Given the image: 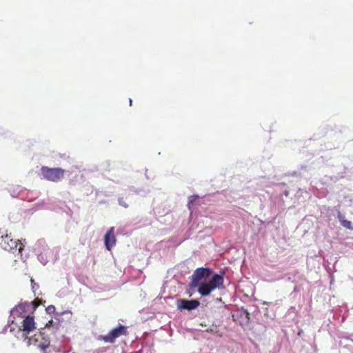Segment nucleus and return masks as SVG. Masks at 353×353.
Instances as JSON below:
<instances>
[{
  "label": "nucleus",
  "mask_w": 353,
  "mask_h": 353,
  "mask_svg": "<svg viewBox=\"0 0 353 353\" xmlns=\"http://www.w3.org/2000/svg\"><path fill=\"white\" fill-rule=\"evenodd\" d=\"M225 275L224 268H220L216 272L209 266L196 268L189 278L186 293L190 298L195 292H198L201 298H205L216 290H225Z\"/></svg>",
  "instance_id": "f257e3e1"
},
{
  "label": "nucleus",
  "mask_w": 353,
  "mask_h": 353,
  "mask_svg": "<svg viewBox=\"0 0 353 353\" xmlns=\"http://www.w3.org/2000/svg\"><path fill=\"white\" fill-rule=\"evenodd\" d=\"M21 325L11 327L10 332L14 334L17 339H26V334H30L37 329V323L34 321V315L27 314L21 322Z\"/></svg>",
  "instance_id": "f03ea898"
},
{
  "label": "nucleus",
  "mask_w": 353,
  "mask_h": 353,
  "mask_svg": "<svg viewBox=\"0 0 353 353\" xmlns=\"http://www.w3.org/2000/svg\"><path fill=\"white\" fill-rule=\"evenodd\" d=\"M65 170L61 168H50L42 165L39 171L38 176L41 179L52 182H59L63 179Z\"/></svg>",
  "instance_id": "7ed1b4c3"
},
{
  "label": "nucleus",
  "mask_w": 353,
  "mask_h": 353,
  "mask_svg": "<svg viewBox=\"0 0 353 353\" xmlns=\"http://www.w3.org/2000/svg\"><path fill=\"white\" fill-rule=\"evenodd\" d=\"M232 320L242 329H248L250 325V312L245 306L236 305L232 310Z\"/></svg>",
  "instance_id": "20e7f679"
},
{
  "label": "nucleus",
  "mask_w": 353,
  "mask_h": 353,
  "mask_svg": "<svg viewBox=\"0 0 353 353\" xmlns=\"http://www.w3.org/2000/svg\"><path fill=\"white\" fill-rule=\"evenodd\" d=\"M25 239L21 240H14L10 236L6 235L1 236L0 241V245L2 248L7 250V251L14 252L16 250L21 252L22 249L25 248Z\"/></svg>",
  "instance_id": "39448f33"
},
{
  "label": "nucleus",
  "mask_w": 353,
  "mask_h": 353,
  "mask_svg": "<svg viewBox=\"0 0 353 353\" xmlns=\"http://www.w3.org/2000/svg\"><path fill=\"white\" fill-rule=\"evenodd\" d=\"M204 314L207 320L212 322L213 325L221 323V316L220 315V306L210 303H206L204 308Z\"/></svg>",
  "instance_id": "423d86ee"
},
{
  "label": "nucleus",
  "mask_w": 353,
  "mask_h": 353,
  "mask_svg": "<svg viewBox=\"0 0 353 353\" xmlns=\"http://www.w3.org/2000/svg\"><path fill=\"white\" fill-rule=\"evenodd\" d=\"M176 310L180 311L191 312L195 310L201 306L200 299H176Z\"/></svg>",
  "instance_id": "0eeeda50"
},
{
  "label": "nucleus",
  "mask_w": 353,
  "mask_h": 353,
  "mask_svg": "<svg viewBox=\"0 0 353 353\" xmlns=\"http://www.w3.org/2000/svg\"><path fill=\"white\" fill-rule=\"evenodd\" d=\"M103 241L105 249L110 251L115 247L117 239L115 237V227H110L103 235Z\"/></svg>",
  "instance_id": "6e6552de"
},
{
  "label": "nucleus",
  "mask_w": 353,
  "mask_h": 353,
  "mask_svg": "<svg viewBox=\"0 0 353 353\" xmlns=\"http://www.w3.org/2000/svg\"><path fill=\"white\" fill-rule=\"evenodd\" d=\"M26 305V301L16 304L14 307L9 311L10 317L12 318V316H14L13 315L16 314L18 318L22 319L23 320L24 316L28 314Z\"/></svg>",
  "instance_id": "1a4fd4ad"
},
{
  "label": "nucleus",
  "mask_w": 353,
  "mask_h": 353,
  "mask_svg": "<svg viewBox=\"0 0 353 353\" xmlns=\"http://www.w3.org/2000/svg\"><path fill=\"white\" fill-rule=\"evenodd\" d=\"M256 310H258L262 316V321H266L265 322H268V320H273L274 319L275 314L273 312L270 313L267 307V303H263L261 306H257ZM254 311H256V310Z\"/></svg>",
  "instance_id": "9d476101"
},
{
  "label": "nucleus",
  "mask_w": 353,
  "mask_h": 353,
  "mask_svg": "<svg viewBox=\"0 0 353 353\" xmlns=\"http://www.w3.org/2000/svg\"><path fill=\"white\" fill-rule=\"evenodd\" d=\"M128 190L129 192L141 196H147V195L151 192V190L149 186L137 187L134 185H130L128 187Z\"/></svg>",
  "instance_id": "9b49d317"
},
{
  "label": "nucleus",
  "mask_w": 353,
  "mask_h": 353,
  "mask_svg": "<svg viewBox=\"0 0 353 353\" xmlns=\"http://www.w3.org/2000/svg\"><path fill=\"white\" fill-rule=\"evenodd\" d=\"M71 316V311L70 310H66L61 311V312H58V314L54 316V320L57 321L59 327H61L63 326V322L69 321V320H70Z\"/></svg>",
  "instance_id": "f8f14e48"
},
{
  "label": "nucleus",
  "mask_w": 353,
  "mask_h": 353,
  "mask_svg": "<svg viewBox=\"0 0 353 353\" xmlns=\"http://www.w3.org/2000/svg\"><path fill=\"white\" fill-rule=\"evenodd\" d=\"M111 331L113 333L114 341H116V339H118V337L120 336L126 335L128 334V326L122 324H119L118 325L115 326L113 329L111 330Z\"/></svg>",
  "instance_id": "ddd939ff"
},
{
  "label": "nucleus",
  "mask_w": 353,
  "mask_h": 353,
  "mask_svg": "<svg viewBox=\"0 0 353 353\" xmlns=\"http://www.w3.org/2000/svg\"><path fill=\"white\" fill-rule=\"evenodd\" d=\"M48 245L46 243V241L43 239H39L33 246V252L34 254L39 256V254L41 252H46L47 250Z\"/></svg>",
  "instance_id": "4468645a"
},
{
  "label": "nucleus",
  "mask_w": 353,
  "mask_h": 353,
  "mask_svg": "<svg viewBox=\"0 0 353 353\" xmlns=\"http://www.w3.org/2000/svg\"><path fill=\"white\" fill-rule=\"evenodd\" d=\"M220 315L221 316V322L224 319L228 320L232 318V310H230V305L225 304L220 307Z\"/></svg>",
  "instance_id": "2eb2a0df"
},
{
  "label": "nucleus",
  "mask_w": 353,
  "mask_h": 353,
  "mask_svg": "<svg viewBox=\"0 0 353 353\" xmlns=\"http://www.w3.org/2000/svg\"><path fill=\"white\" fill-rule=\"evenodd\" d=\"M20 190H21V185H10L5 188V190L8 192L10 196L13 198H17L19 199Z\"/></svg>",
  "instance_id": "dca6fc26"
},
{
  "label": "nucleus",
  "mask_w": 353,
  "mask_h": 353,
  "mask_svg": "<svg viewBox=\"0 0 353 353\" xmlns=\"http://www.w3.org/2000/svg\"><path fill=\"white\" fill-rule=\"evenodd\" d=\"M30 191L26 189L25 187L21 186V190H20V194L19 196V199L26 201L29 202L34 201L35 197H30Z\"/></svg>",
  "instance_id": "f3484780"
},
{
  "label": "nucleus",
  "mask_w": 353,
  "mask_h": 353,
  "mask_svg": "<svg viewBox=\"0 0 353 353\" xmlns=\"http://www.w3.org/2000/svg\"><path fill=\"white\" fill-rule=\"evenodd\" d=\"M347 130H348V128L346 127L335 125L334 129V134L337 139H339V141H343L345 140V139L343 136V132H346Z\"/></svg>",
  "instance_id": "a211bd4d"
},
{
  "label": "nucleus",
  "mask_w": 353,
  "mask_h": 353,
  "mask_svg": "<svg viewBox=\"0 0 353 353\" xmlns=\"http://www.w3.org/2000/svg\"><path fill=\"white\" fill-rule=\"evenodd\" d=\"M201 196L198 194H194L188 196L187 206L190 208L196 205H199Z\"/></svg>",
  "instance_id": "6ab92c4d"
},
{
  "label": "nucleus",
  "mask_w": 353,
  "mask_h": 353,
  "mask_svg": "<svg viewBox=\"0 0 353 353\" xmlns=\"http://www.w3.org/2000/svg\"><path fill=\"white\" fill-rule=\"evenodd\" d=\"M97 339L103 341L105 342H108L112 344V343H114L115 339L113 336V333H112L111 330L108 332L107 334L104 335H99L97 338Z\"/></svg>",
  "instance_id": "aec40b11"
},
{
  "label": "nucleus",
  "mask_w": 353,
  "mask_h": 353,
  "mask_svg": "<svg viewBox=\"0 0 353 353\" xmlns=\"http://www.w3.org/2000/svg\"><path fill=\"white\" fill-rule=\"evenodd\" d=\"M26 303L27 304V312L28 314L34 315V312L37 310L39 305L32 301L31 302H28V301H26Z\"/></svg>",
  "instance_id": "412c9836"
},
{
  "label": "nucleus",
  "mask_w": 353,
  "mask_h": 353,
  "mask_svg": "<svg viewBox=\"0 0 353 353\" xmlns=\"http://www.w3.org/2000/svg\"><path fill=\"white\" fill-rule=\"evenodd\" d=\"M12 325H14L15 326H18V323L16 321V317L11 318V316L10 315L9 319L8 321V323L6 324V325H5L3 327V328L2 329L1 333V334H6L7 330H8V327L10 330L11 327H13Z\"/></svg>",
  "instance_id": "4be33fe9"
},
{
  "label": "nucleus",
  "mask_w": 353,
  "mask_h": 353,
  "mask_svg": "<svg viewBox=\"0 0 353 353\" xmlns=\"http://www.w3.org/2000/svg\"><path fill=\"white\" fill-rule=\"evenodd\" d=\"M51 252L49 250V248H47V250L46 252H41L39 254V256H37L38 260L40 263H41L43 265H46L48 262V254Z\"/></svg>",
  "instance_id": "5701e85b"
},
{
  "label": "nucleus",
  "mask_w": 353,
  "mask_h": 353,
  "mask_svg": "<svg viewBox=\"0 0 353 353\" xmlns=\"http://www.w3.org/2000/svg\"><path fill=\"white\" fill-rule=\"evenodd\" d=\"M50 346V340H45V341L41 342L39 344H38V347L40 348V350L44 352L48 353L47 349Z\"/></svg>",
  "instance_id": "b1692460"
},
{
  "label": "nucleus",
  "mask_w": 353,
  "mask_h": 353,
  "mask_svg": "<svg viewBox=\"0 0 353 353\" xmlns=\"http://www.w3.org/2000/svg\"><path fill=\"white\" fill-rule=\"evenodd\" d=\"M46 311L48 314H52L54 319V316H57V314H58V312L57 311L56 306L54 305H48L46 308Z\"/></svg>",
  "instance_id": "393cba45"
},
{
  "label": "nucleus",
  "mask_w": 353,
  "mask_h": 353,
  "mask_svg": "<svg viewBox=\"0 0 353 353\" xmlns=\"http://www.w3.org/2000/svg\"><path fill=\"white\" fill-rule=\"evenodd\" d=\"M339 345L342 347L343 353H353V346L351 345H343V341L339 342Z\"/></svg>",
  "instance_id": "a878e982"
},
{
  "label": "nucleus",
  "mask_w": 353,
  "mask_h": 353,
  "mask_svg": "<svg viewBox=\"0 0 353 353\" xmlns=\"http://www.w3.org/2000/svg\"><path fill=\"white\" fill-rule=\"evenodd\" d=\"M46 326L48 327H52V329H55L56 330H59V323L57 320L50 319L46 324Z\"/></svg>",
  "instance_id": "bb28decb"
},
{
  "label": "nucleus",
  "mask_w": 353,
  "mask_h": 353,
  "mask_svg": "<svg viewBox=\"0 0 353 353\" xmlns=\"http://www.w3.org/2000/svg\"><path fill=\"white\" fill-rule=\"evenodd\" d=\"M0 135H1L4 138H10L12 136V132L0 125Z\"/></svg>",
  "instance_id": "cd10ccee"
},
{
  "label": "nucleus",
  "mask_w": 353,
  "mask_h": 353,
  "mask_svg": "<svg viewBox=\"0 0 353 353\" xmlns=\"http://www.w3.org/2000/svg\"><path fill=\"white\" fill-rule=\"evenodd\" d=\"M44 330L45 328L39 329V335L43 341H45V340H50L49 335L45 333Z\"/></svg>",
  "instance_id": "c85d7f7f"
},
{
  "label": "nucleus",
  "mask_w": 353,
  "mask_h": 353,
  "mask_svg": "<svg viewBox=\"0 0 353 353\" xmlns=\"http://www.w3.org/2000/svg\"><path fill=\"white\" fill-rule=\"evenodd\" d=\"M341 225L345 228L350 229V230H353V225L352 221L346 219V218L344 219Z\"/></svg>",
  "instance_id": "c756f323"
},
{
  "label": "nucleus",
  "mask_w": 353,
  "mask_h": 353,
  "mask_svg": "<svg viewBox=\"0 0 353 353\" xmlns=\"http://www.w3.org/2000/svg\"><path fill=\"white\" fill-rule=\"evenodd\" d=\"M30 281H31V288L32 290L33 294L34 295H37V290L39 288V285L38 283L34 282V279H32V278L31 279Z\"/></svg>",
  "instance_id": "7c9ffc66"
},
{
  "label": "nucleus",
  "mask_w": 353,
  "mask_h": 353,
  "mask_svg": "<svg viewBox=\"0 0 353 353\" xmlns=\"http://www.w3.org/2000/svg\"><path fill=\"white\" fill-rule=\"evenodd\" d=\"M210 302L220 307H222L223 305L226 304L224 303L221 297L214 299L212 301H210Z\"/></svg>",
  "instance_id": "2f4dec72"
},
{
  "label": "nucleus",
  "mask_w": 353,
  "mask_h": 353,
  "mask_svg": "<svg viewBox=\"0 0 353 353\" xmlns=\"http://www.w3.org/2000/svg\"><path fill=\"white\" fill-rule=\"evenodd\" d=\"M30 338L32 339V344L34 345H37L40 339L39 335V331L37 332V334H34L33 336H31Z\"/></svg>",
  "instance_id": "473e14b6"
},
{
  "label": "nucleus",
  "mask_w": 353,
  "mask_h": 353,
  "mask_svg": "<svg viewBox=\"0 0 353 353\" xmlns=\"http://www.w3.org/2000/svg\"><path fill=\"white\" fill-rule=\"evenodd\" d=\"M336 217H337L338 220L339 221L340 223L341 224L343 223V220L345 219V216L344 214H343V212L338 210Z\"/></svg>",
  "instance_id": "72a5a7b5"
},
{
  "label": "nucleus",
  "mask_w": 353,
  "mask_h": 353,
  "mask_svg": "<svg viewBox=\"0 0 353 353\" xmlns=\"http://www.w3.org/2000/svg\"><path fill=\"white\" fill-rule=\"evenodd\" d=\"M118 202H119V205L123 206L124 208H128V203H126L125 201H124L123 197H119Z\"/></svg>",
  "instance_id": "f704fd0d"
},
{
  "label": "nucleus",
  "mask_w": 353,
  "mask_h": 353,
  "mask_svg": "<svg viewBox=\"0 0 353 353\" xmlns=\"http://www.w3.org/2000/svg\"><path fill=\"white\" fill-rule=\"evenodd\" d=\"M26 339H23L24 341L26 342V345L28 347H30V345L32 344V339L30 338V336H29V334H26Z\"/></svg>",
  "instance_id": "c9c22d12"
},
{
  "label": "nucleus",
  "mask_w": 353,
  "mask_h": 353,
  "mask_svg": "<svg viewBox=\"0 0 353 353\" xmlns=\"http://www.w3.org/2000/svg\"><path fill=\"white\" fill-rule=\"evenodd\" d=\"M206 303H210V302H209V301H208V300H207V299H203L202 300V301L201 302V305H200V306H201V309H202V310H203V313H204V308H205V305H206Z\"/></svg>",
  "instance_id": "e433bc0d"
},
{
  "label": "nucleus",
  "mask_w": 353,
  "mask_h": 353,
  "mask_svg": "<svg viewBox=\"0 0 353 353\" xmlns=\"http://www.w3.org/2000/svg\"><path fill=\"white\" fill-rule=\"evenodd\" d=\"M23 249H22L20 252L21 253V259L23 261H26L27 260V259L28 258V253H26V254L24 255L23 253L22 252Z\"/></svg>",
  "instance_id": "4c0bfd02"
},
{
  "label": "nucleus",
  "mask_w": 353,
  "mask_h": 353,
  "mask_svg": "<svg viewBox=\"0 0 353 353\" xmlns=\"http://www.w3.org/2000/svg\"><path fill=\"white\" fill-rule=\"evenodd\" d=\"M283 194L286 197L289 196L290 194V190H284L283 192Z\"/></svg>",
  "instance_id": "58836bf2"
},
{
  "label": "nucleus",
  "mask_w": 353,
  "mask_h": 353,
  "mask_svg": "<svg viewBox=\"0 0 353 353\" xmlns=\"http://www.w3.org/2000/svg\"><path fill=\"white\" fill-rule=\"evenodd\" d=\"M289 174L294 176H301V174L298 172V171H294L292 173H290Z\"/></svg>",
  "instance_id": "ea45409f"
},
{
  "label": "nucleus",
  "mask_w": 353,
  "mask_h": 353,
  "mask_svg": "<svg viewBox=\"0 0 353 353\" xmlns=\"http://www.w3.org/2000/svg\"><path fill=\"white\" fill-rule=\"evenodd\" d=\"M44 203H45V202H44V201H43V200H42V201H38L37 203H35L34 206H35V207H39V206H41V205H43L44 204Z\"/></svg>",
  "instance_id": "a19ab883"
},
{
  "label": "nucleus",
  "mask_w": 353,
  "mask_h": 353,
  "mask_svg": "<svg viewBox=\"0 0 353 353\" xmlns=\"http://www.w3.org/2000/svg\"><path fill=\"white\" fill-rule=\"evenodd\" d=\"M105 352V347H101L100 349L97 350V353H102Z\"/></svg>",
  "instance_id": "79ce46f5"
},
{
  "label": "nucleus",
  "mask_w": 353,
  "mask_h": 353,
  "mask_svg": "<svg viewBox=\"0 0 353 353\" xmlns=\"http://www.w3.org/2000/svg\"><path fill=\"white\" fill-rule=\"evenodd\" d=\"M65 212H66L67 215H69V216L72 215V211L71 210V209L69 207H68V210L65 211Z\"/></svg>",
  "instance_id": "37998d69"
},
{
  "label": "nucleus",
  "mask_w": 353,
  "mask_h": 353,
  "mask_svg": "<svg viewBox=\"0 0 353 353\" xmlns=\"http://www.w3.org/2000/svg\"><path fill=\"white\" fill-rule=\"evenodd\" d=\"M105 163L106 165V168H108V167L110 165V160L105 161Z\"/></svg>",
  "instance_id": "c03bdc74"
},
{
  "label": "nucleus",
  "mask_w": 353,
  "mask_h": 353,
  "mask_svg": "<svg viewBox=\"0 0 353 353\" xmlns=\"http://www.w3.org/2000/svg\"><path fill=\"white\" fill-rule=\"evenodd\" d=\"M128 101H129V105L132 106V103H133V101L132 100V99L129 98Z\"/></svg>",
  "instance_id": "a18cd8bd"
},
{
  "label": "nucleus",
  "mask_w": 353,
  "mask_h": 353,
  "mask_svg": "<svg viewBox=\"0 0 353 353\" xmlns=\"http://www.w3.org/2000/svg\"><path fill=\"white\" fill-rule=\"evenodd\" d=\"M259 328H260V330L263 332L265 331V327L262 326V325H259Z\"/></svg>",
  "instance_id": "49530a36"
},
{
  "label": "nucleus",
  "mask_w": 353,
  "mask_h": 353,
  "mask_svg": "<svg viewBox=\"0 0 353 353\" xmlns=\"http://www.w3.org/2000/svg\"><path fill=\"white\" fill-rule=\"evenodd\" d=\"M347 144H348L349 145H353V140L349 141H348V143H347Z\"/></svg>",
  "instance_id": "de8ad7c7"
},
{
  "label": "nucleus",
  "mask_w": 353,
  "mask_h": 353,
  "mask_svg": "<svg viewBox=\"0 0 353 353\" xmlns=\"http://www.w3.org/2000/svg\"><path fill=\"white\" fill-rule=\"evenodd\" d=\"M343 339H345V340H349L350 339V336H343Z\"/></svg>",
  "instance_id": "09e8293b"
},
{
  "label": "nucleus",
  "mask_w": 353,
  "mask_h": 353,
  "mask_svg": "<svg viewBox=\"0 0 353 353\" xmlns=\"http://www.w3.org/2000/svg\"><path fill=\"white\" fill-rule=\"evenodd\" d=\"M339 148V144L334 145V148Z\"/></svg>",
  "instance_id": "8fccbe9b"
},
{
  "label": "nucleus",
  "mask_w": 353,
  "mask_h": 353,
  "mask_svg": "<svg viewBox=\"0 0 353 353\" xmlns=\"http://www.w3.org/2000/svg\"><path fill=\"white\" fill-rule=\"evenodd\" d=\"M147 171H148V169H145V176H146L147 179H148L149 176L147 175Z\"/></svg>",
  "instance_id": "3c124183"
},
{
  "label": "nucleus",
  "mask_w": 353,
  "mask_h": 353,
  "mask_svg": "<svg viewBox=\"0 0 353 353\" xmlns=\"http://www.w3.org/2000/svg\"><path fill=\"white\" fill-rule=\"evenodd\" d=\"M130 353H141V351H137V352H130Z\"/></svg>",
  "instance_id": "603ef678"
},
{
  "label": "nucleus",
  "mask_w": 353,
  "mask_h": 353,
  "mask_svg": "<svg viewBox=\"0 0 353 353\" xmlns=\"http://www.w3.org/2000/svg\"><path fill=\"white\" fill-rule=\"evenodd\" d=\"M301 332H303V330H299V335H301Z\"/></svg>",
  "instance_id": "864d4df0"
},
{
  "label": "nucleus",
  "mask_w": 353,
  "mask_h": 353,
  "mask_svg": "<svg viewBox=\"0 0 353 353\" xmlns=\"http://www.w3.org/2000/svg\"><path fill=\"white\" fill-rule=\"evenodd\" d=\"M120 230H120V228H119V229L117 230V234L121 233V232H120Z\"/></svg>",
  "instance_id": "5fc2aeb1"
},
{
  "label": "nucleus",
  "mask_w": 353,
  "mask_h": 353,
  "mask_svg": "<svg viewBox=\"0 0 353 353\" xmlns=\"http://www.w3.org/2000/svg\"><path fill=\"white\" fill-rule=\"evenodd\" d=\"M199 353H212V352H205L201 351V352H200Z\"/></svg>",
  "instance_id": "6e6d98bb"
}]
</instances>
